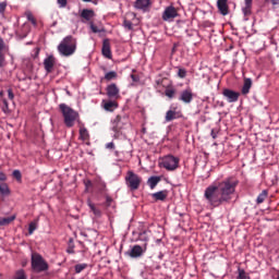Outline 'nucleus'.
Instances as JSON below:
<instances>
[{"label":"nucleus","instance_id":"nucleus-1","mask_svg":"<svg viewBox=\"0 0 279 279\" xmlns=\"http://www.w3.org/2000/svg\"><path fill=\"white\" fill-rule=\"evenodd\" d=\"M239 181L228 178L218 184H211L205 189L204 197L209 206L217 208L221 204H230L232 196L236 192Z\"/></svg>","mask_w":279,"mask_h":279},{"label":"nucleus","instance_id":"nucleus-2","mask_svg":"<svg viewBox=\"0 0 279 279\" xmlns=\"http://www.w3.org/2000/svg\"><path fill=\"white\" fill-rule=\"evenodd\" d=\"M57 49L63 58H71L77 51V39L69 35L60 41Z\"/></svg>","mask_w":279,"mask_h":279},{"label":"nucleus","instance_id":"nucleus-3","mask_svg":"<svg viewBox=\"0 0 279 279\" xmlns=\"http://www.w3.org/2000/svg\"><path fill=\"white\" fill-rule=\"evenodd\" d=\"M59 109L61 111L66 128H73V125H75V121L80 119V113L73 108L69 107L66 104H60Z\"/></svg>","mask_w":279,"mask_h":279},{"label":"nucleus","instance_id":"nucleus-4","mask_svg":"<svg viewBox=\"0 0 279 279\" xmlns=\"http://www.w3.org/2000/svg\"><path fill=\"white\" fill-rule=\"evenodd\" d=\"M129 118L128 116H117L113 120H111V130L114 133L113 138H123V128L128 125Z\"/></svg>","mask_w":279,"mask_h":279},{"label":"nucleus","instance_id":"nucleus-5","mask_svg":"<svg viewBox=\"0 0 279 279\" xmlns=\"http://www.w3.org/2000/svg\"><path fill=\"white\" fill-rule=\"evenodd\" d=\"M31 263H32V269L33 271H36V274H40L49 269V264H47L45 258H43V255L38 253L32 254Z\"/></svg>","mask_w":279,"mask_h":279},{"label":"nucleus","instance_id":"nucleus-6","mask_svg":"<svg viewBox=\"0 0 279 279\" xmlns=\"http://www.w3.org/2000/svg\"><path fill=\"white\" fill-rule=\"evenodd\" d=\"M161 167L167 171H175L180 167V158L173 155H167L161 159Z\"/></svg>","mask_w":279,"mask_h":279},{"label":"nucleus","instance_id":"nucleus-7","mask_svg":"<svg viewBox=\"0 0 279 279\" xmlns=\"http://www.w3.org/2000/svg\"><path fill=\"white\" fill-rule=\"evenodd\" d=\"M142 179L138 174L133 171H129L125 177V184L130 189V191H138L141 186Z\"/></svg>","mask_w":279,"mask_h":279},{"label":"nucleus","instance_id":"nucleus-8","mask_svg":"<svg viewBox=\"0 0 279 279\" xmlns=\"http://www.w3.org/2000/svg\"><path fill=\"white\" fill-rule=\"evenodd\" d=\"M145 252H147V243H145L144 246L134 245L128 254L131 258H141Z\"/></svg>","mask_w":279,"mask_h":279},{"label":"nucleus","instance_id":"nucleus-9","mask_svg":"<svg viewBox=\"0 0 279 279\" xmlns=\"http://www.w3.org/2000/svg\"><path fill=\"white\" fill-rule=\"evenodd\" d=\"M107 97L109 99H119L121 97L119 86L116 83H111L106 87Z\"/></svg>","mask_w":279,"mask_h":279},{"label":"nucleus","instance_id":"nucleus-10","mask_svg":"<svg viewBox=\"0 0 279 279\" xmlns=\"http://www.w3.org/2000/svg\"><path fill=\"white\" fill-rule=\"evenodd\" d=\"M222 95L229 104H235V101H239V97H241V93L228 88L222 90Z\"/></svg>","mask_w":279,"mask_h":279},{"label":"nucleus","instance_id":"nucleus-11","mask_svg":"<svg viewBox=\"0 0 279 279\" xmlns=\"http://www.w3.org/2000/svg\"><path fill=\"white\" fill-rule=\"evenodd\" d=\"M178 17V10L175 7L170 5L167 7L162 13V21H173V19Z\"/></svg>","mask_w":279,"mask_h":279},{"label":"nucleus","instance_id":"nucleus-12","mask_svg":"<svg viewBox=\"0 0 279 279\" xmlns=\"http://www.w3.org/2000/svg\"><path fill=\"white\" fill-rule=\"evenodd\" d=\"M179 101H182L183 104H191V101H193V89L187 87L186 89L182 90Z\"/></svg>","mask_w":279,"mask_h":279},{"label":"nucleus","instance_id":"nucleus-13","mask_svg":"<svg viewBox=\"0 0 279 279\" xmlns=\"http://www.w3.org/2000/svg\"><path fill=\"white\" fill-rule=\"evenodd\" d=\"M217 8L219 14L222 16H228L230 14V7L228 5V0H217Z\"/></svg>","mask_w":279,"mask_h":279},{"label":"nucleus","instance_id":"nucleus-14","mask_svg":"<svg viewBox=\"0 0 279 279\" xmlns=\"http://www.w3.org/2000/svg\"><path fill=\"white\" fill-rule=\"evenodd\" d=\"M53 66H56V57H53V54H50L44 60V69L46 73H52Z\"/></svg>","mask_w":279,"mask_h":279},{"label":"nucleus","instance_id":"nucleus-15","mask_svg":"<svg viewBox=\"0 0 279 279\" xmlns=\"http://www.w3.org/2000/svg\"><path fill=\"white\" fill-rule=\"evenodd\" d=\"M252 1L253 0H244V7L242 8L244 21H250V16H252Z\"/></svg>","mask_w":279,"mask_h":279},{"label":"nucleus","instance_id":"nucleus-16","mask_svg":"<svg viewBox=\"0 0 279 279\" xmlns=\"http://www.w3.org/2000/svg\"><path fill=\"white\" fill-rule=\"evenodd\" d=\"M168 196H169V191L167 190H162L151 194V197L155 202H165V199H167Z\"/></svg>","mask_w":279,"mask_h":279},{"label":"nucleus","instance_id":"nucleus-17","mask_svg":"<svg viewBox=\"0 0 279 279\" xmlns=\"http://www.w3.org/2000/svg\"><path fill=\"white\" fill-rule=\"evenodd\" d=\"M102 56L108 58L109 60L112 59V51L110 50V39H104L102 41Z\"/></svg>","mask_w":279,"mask_h":279},{"label":"nucleus","instance_id":"nucleus-18","mask_svg":"<svg viewBox=\"0 0 279 279\" xmlns=\"http://www.w3.org/2000/svg\"><path fill=\"white\" fill-rule=\"evenodd\" d=\"M104 108L107 112H114L119 108V104L116 100H108L104 104Z\"/></svg>","mask_w":279,"mask_h":279},{"label":"nucleus","instance_id":"nucleus-19","mask_svg":"<svg viewBox=\"0 0 279 279\" xmlns=\"http://www.w3.org/2000/svg\"><path fill=\"white\" fill-rule=\"evenodd\" d=\"M81 17L84 19L85 21H90V19L95 17V11L90 9H84L81 13Z\"/></svg>","mask_w":279,"mask_h":279},{"label":"nucleus","instance_id":"nucleus-20","mask_svg":"<svg viewBox=\"0 0 279 279\" xmlns=\"http://www.w3.org/2000/svg\"><path fill=\"white\" fill-rule=\"evenodd\" d=\"M135 8L136 10H147L149 8V0H136Z\"/></svg>","mask_w":279,"mask_h":279},{"label":"nucleus","instance_id":"nucleus-21","mask_svg":"<svg viewBox=\"0 0 279 279\" xmlns=\"http://www.w3.org/2000/svg\"><path fill=\"white\" fill-rule=\"evenodd\" d=\"M175 87H173V85H168L166 87V90H165V95L166 97H168V99H173V97H175Z\"/></svg>","mask_w":279,"mask_h":279},{"label":"nucleus","instance_id":"nucleus-22","mask_svg":"<svg viewBox=\"0 0 279 279\" xmlns=\"http://www.w3.org/2000/svg\"><path fill=\"white\" fill-rule=\"evenodd\" d=\"M252 88V78H244V84L242 87V95H247Z\"/></svg>","mask_w":279,"mask_h":279},{"label":"nucleus","instance_id":"nucleus-23","mask_svg":"<svg viewBox=\"0 0 279 279\" xmlns=\"http://www.w3.org/2000/svg\"><path fill=\"white\" fill-rule=\"evenodd\" d=\"M87 206H89V209L95 215V217H101V210L97 208L90 199L87 201Z\"/></svg>","mask_w":279,"mask_h":279},{"label":"nucleus","instance_id":"nucleus-24","mask_svg":"<svg viewBox=\"0 0 279 279\" xmlns=\"http://www.w3.org/2000/svg\"><path fill=\"white\" fill-rule=\"evenodd\" d=\"M25 16H26L27 21L29 23H32V25H34L35 27H38V21L34 16V13H32V11H26Z\"/></svg>","mask_w":279,"mask_h":279},{"label":"nucleus","instance_id":"nucleus-25","mask_svg":"<svg viewBox=\"0 0 279 279\" xmlns=\"http://www.w3.org/2000/svg\"><path fill=\"white\" fill-rule=\"evenodd\" d=\"M160 182V177H150L147 181L149 189L154 190L155 186H158Z\"/></svg>","mask_w":279,"mask_h":279},{"label":"nucleus","instance_id":"nucleus-26","mask_svg":"<svg viewBox=\"0 0 279 279\" xmlns=\"http://www.w3.org/2000/svg\"><path fill=\"white\" fill-rule=\"evenodd\" d=\"M16 219V216H10V217H0V226H10L12 221Z\"/></svg>","mask_w":279,"mask_h":279},{"label":"nucleus","instance_id":"nucleus-27","mask_svg":"<svg viewBox=\"0 0 279 279\" xmlns=\"http://www.w3.org/2000/svg\"><path fill=\"white\" fill-rule=\"evenodd\" d=\"M80 137L82 138V141H88L90 135L88 134V130L86 128L80 129Z\"/></svg>","mask_w":279,"mask_h":279},{"label":"nucleus","instance_id":"nucleus-28","mask_svg":"<svg viewBox=\"0 0 279 279\" xmlns=\"http://www.w3.org/2000/svg\"><path fill=\"white\" fill-rule=\"evenodd\" d=\"M10 46L5 45V41L0 37V53H8Z\"/></svg>","mask_w":279,"mask_h":279},{"label":"nucleus","instance_id":"nucleus-29","mask_svg":"<svg viewBox=\"0 0 279 279\" xmlns=\"http://www.w3.org/2000/svg\"><path fill=\"white\" fill-rule=\"evenodd\" d=\"M175 114H177L175 111H173V110H168V111L166 112V118H165L166 121H167V123H169L170 121H173L174 119H177Z\"/></svg>","mask_w":279,"mask_h":279},{"label":"nucleus","instance_id":"nucleus-30","mask_svg":"<svg viewBox=\"0 0 279 279\" xmlns=\"http://www.w3.org/2000/svg\"><path fill=\"white\" fill-rule=\"evenodd\" d=\"M117 77H118V74L114 71H110V72L105 74V80L107 82H112V80H117Z\"/></svg>","mask_w":279,"mask_h":279},{"label":"nucleus","instance_id":"nucleus-31","mask_svg":"<svg viewBox=\"0 0 279 279\" xmlns=\"http://www.w3.org/2000/svg\"><path fill=\"white\" fill-rule=\"evenodd\" d=\"M90 29L94 34H101V33L106 32L105 27L99 28L93 22L90 23Z\"/></svg>","mask_w":279,"mask_h":279},{"label":"nucleus","instance_id":"nucleus-32","mask_svg":"<svg viewBox=\"0 0 279 279\" xmlns=\"http://www.w3.org/2000/svg\"><path fill=\"white\" fill-rule=\"evenodd\" d=\"M0 194L10 195V187L5 183L0 184Z\"/></svg>","mask_w":279,"mask_h":279},{"label":"nucleus","instance_id":"nucleus-33","mask_svg":"<svg viewBox=\"0 0 279 279\" xmlns=\"http://www.w3.org/2000/svg\"><path fill=\"white\" fill-rule=\"evenodd\" d=\"M265 199H267V190H264L256 199L257 204H263V202H265Z\"/></svg>","mask_w":279,"mask_h":279},{"label":"nucleus","instance_id":"nucleus-34","mask_svg":"<svg viewBox=\"0 0 279 279\" xmlns=\"http://www.w3.org/2000/svg\"><path fill=\"white\" fill-rule=\"evenodd\" d=\"M86 267H88V264H77L74 266V271L75 274H82Z\"/></svg>","mask_w":279,"mask_h":279},{"label":"nucleus","instance_id":"nucleus-35","mask_svg":"<svg viewBox=\"0 0 279 279\" xmlns=\"http://www.w3.org/2000/svg\"><path fill=\"white\" fill-rule=\"evenodd\" d=\"M123 27L129 32H132V29H134V24L130 20H124Z\"/></svg>","mask_w":279,"mask_h":279},{"label":"nucleus","instance_id":"nucleus-36","mask_svg":"<svg viewBox=\"0 0 279 279\" xmlns=\"http://www.w3.org/2000/svg\"><path fill=\"white\" fill-rule=\"evenodd\" d=\"M8 65L5 61V52H0V69H3Z\"/></svg>","mask_w":279,"mask_h":279},{"label":"nucleus","instance_id":"nucleus-37","mask_svg":"<svg viewBox=\"0 0 279 279\" xmlns=\"http://www.w3.org/2000/svg\"><path fill=\"white\" fill-rule=\"evenodd\" d=\"M2 104V112H4V114H10V105L8 104V100L3 99Z\"/></svg>","mask_w":279,"mask_h":279},{"label":"nucleus","instance_id":"nucleus-38","mask_svg":"<svg viewBox=\"0 0 279 279\" xmlns=\"http://www.w3.org/2000/svg\"><path fill=\"white\" fill-rule=\"evenodd\" d=\"M22 31H23L22 38H26L27 34H29V24L25 23L22 26Z\"/></svg>","mask_w":279,"mask_h":279},{"label":"nucleus","instance_id":"nucleus-39","mask_svg":"<svg viewBox=\"0 0 279 279\" xmlns=\"http://www.w3.org/2000/svg\"><path fill=\"white\" fill-rule=\"evenodd\" d=\"M140 241H144V243H147L149 241V235H147V231H143L138 235Z\"/></svg>","mask_w":279,"mask_h":279},{"label":"nucleus","instance_id":"nucleus-40","mask_svg":"<svg viewBox=\"0 0 279 279\" xmlns=\"http://www.w3.org/2000/svg\"><path fill=\"white\" fill-rule=\"evenodd\" d=\"M38 228V225L36 222H31L28 225V234H34V231Z\"/></svg>","mask_w":279,"mask_h":279},{"label":"nucleus","instance_id":"nucleus-41","mask_svg":"<svg viewBox=\"0 0 279 279\" xmlns=\"http://www.w3.org/2000/svg\"><path fill=\"white\" fill-rule=\"evenodd\" d=\"M13 178H15V180H17V182H22L23 180V174H21L20 170H14L13 171Z\"/></svg>","mask_w":279,"mask_h":279},{"label":"nucleus","instance_id":"nucleus-42","mask_svg":"<svg viewBox=\"0 0 279 279\" xmlns=\"http://www.w3.org/2000/svg\"><path fill=\"white\" fill-rule=\"evenodd\" d=\"M72 243H73V240H70V244H69V246L66 248V253L68 254H75V245L72 244Z\"/></svg>","mask_w":279,"mask_h":279},{"label":"nucleus","instance_id":"nucleus-43","mask_svg":"<svg viewBox=\"0 0 279 279\" xmlns=\"http://www.w3.org/2000/svg\"><path fill=\"white\" fill-rule=\"evenodd\" d=\"M7 8H8V2H5V1L0 2V14L4 15Z\"/></svg>","mask_w":279,"mask_h":279},{"label":"nucleus","instance_id":"nucleus-44","mask_svg":"<svg viewBox=\"0 0 279 279\" xmlns=\"http://www.w3.org/2000/svg\"><path fill=\"white\" fill-rule=\"evenodd\" d=\"M178 76L181 77V80H184V77H186V70L179 68Z\"/></svg>","mask_w":279,"mask_h":279},{"label":"nucleus","instance_id":"nucleus-45","mask_svg":"<svg viewBox=\"0 0 279 279\" xmlns=\"http://www.w3.org/2000/svg\"><path fill=\"white\" fill-rule=\"evenodd\" d=\"M59 8H66V0H57Z\"/></svg>","mask_w":279,"mask_h":279},{"label":"nucleus","instance_id":"nucleus-46","mask_svg":"<svg viewBox=\"0 0 279 279\" xmlns=\"http://www.w3.org/2000/svg\"><path fill=\"white\" fill-rule=\"evenodd\" d=\"M131 80L132 82H141V77H138V75L135 74H131Z\"/></svg>","mask_w":279,"mask_h":279},{"label":"nucleus","instance_id":"nucleus-47","mask_svg":"<svg viewBox=\"0 0 279 279\" xmlns=\"http://www.w3.org/2000/svg\"><path fill=\"white\" fill-rule=\"evenodd\" d=\"M239 278L240 279H245L247 276L245 275V270H239Z\"/></svg>","mask_w":279,"mask_h":279},{"label":"nucleus","instance_id":"nucleus-48","mask_svg":"<svg viewBox=\"0 0 279 279\" xmlns=\"http://www.w3.org/2000/svg\"><path fill=\"white\" fill-rule=\"evenodd\" d=\"M8 180V177H5V173L0 172V182H5Z\"/></svg>","mask_w":279,"mask_h":279},{"label":"nucleus","instance_id":"nucleus-49","mask_svg":"<svg viewBox=\"0 0 279 279\" xmlns=\"http://www.w3.org/2000/svg\"><path fill=\"white\" fill-rule=\"evenodd\" d=\"M8 97L9 99H14V93L12 92V89H8Z\"/></svg>","mask_w":279,"mask_h":279},{"label":"nucleus","instance_id":"nucleus-50","mask_svg":"<svg viewBox=\"0 0 279 279\" xmlns=\"http://www.w3.org/2000/svg\"><path fill=\"white\" fill-rule=\"evenodd\" d=\"M107 149H114V143L110 142L108 144H106Z\"/></svg>","mask_w":279,"mask_h":279},{"label":"nucleus","instance_id":"nucleus-51","mask_svg":"<svg viewBox=\"0 0 279 279\" xmlns=\"http://www.w3.org/2000/svg\"><path fill=\"white\" fill-rule=\"evenodd\" d=\"M210 136H211L213 138H217V133L215 132V129L211 130Z\"/></svg>","mask_w":279,"mask_h":279},{"label":"nucleus","instance_id":"nucleus-52","mask_svg":"<svg viewBox=\"0 0 279 279\" xmlns=\"http://www.w3.org/2000/svg\"><path fill=\"white\" fill-rule=\"evenodd\" d=\"M162 82H163L162 80H157L156 81L157 88H158V86H162Z\"/></svg>","mask_w":279,"mask_h":279},{"label":"nucleus","instance_id":"nucleus-53","mask_svg":"<svg viewBox=\"0 0 279 279\" xmlns=\"http://www.w3.org/2000/svg\"><path fill=\"white\" fill-rule=\"evenodd\" d=\"M106 202H107V204H112V197L107 196V197H106Z\"/></svg>","mask_w":279,"mask_h":279},{"label":"nucleus","instance_id":"nucleus-54","mask_svg":"<svg viewBox=\"0 0 279 279\" xmlns=\"http://www.w3.org/2000/svg\"><path fill=\"white\" fill-rule=\"evenodd\" d=\"M270 3H272L274 5H279V0H270Z\"/></svg>","mask_w":279,"mask_h":279},{"label":"nucleus","instance_id":"nucleus-55","mask_svg":"<svg viewBox=\"0 0 279 279\" xmlns=\"http://www.w3.org/2000/svg\"><path fill=\"white\" fill-rule=\"evenodd\" d=\"M85 3H90L93 0H83Z\"/></svg>","mask_w":279,"mask_h":279},{"label":"nucleus","instance_id":"nucleus-56","mask_svg":"<svg viewBox=\"0 0 279 279\" xmlns=\"http://www.w3.org/2000/svg\"><path fill=\"white\" fill-rule=\"evenodd\" d=\"M116 156H119V151H116Z\"/></svg>","mask_w":279,"mask_h":279}]
</instances>
